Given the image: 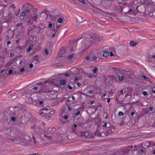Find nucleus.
Masks as SVG:
<instances>
[{"instance_id":"nucleus-28","label":"nucleus","mask_w":155,"mask_h":155,"mask_svg":"<svg viewBox=\"0 0 155 155\" xmlns=\"http://www.w3.org/2000/svg\"><path fill=\"white\" fill-rule=\"evenodd\" d=\"M33 29V28L31 27H28V33H29V32L31 31Z\"/></svg>"},{"instance_id":"nucleus-37","label":"nucleus","mask_w":155,"mask_h":155,"mask_svg":"<svg viewBox=\"0 0 155 155\" xmlns=\"http://www.w3.org/2000/svg\"><path fill=\"white\" fill-rule=\"evenodd\" d=\"M123 114H124L121 111L118 114V115L120 116L123 115Z\"/></svg>"},{"instance_id":"nucleus-50","label":"nucleus","mask_w":155,"mask_h":155,"mask_svg":"<svg viewBox=\"0 0 155 155\" xmlns=\"http://www.w3.org/2000/svg\"><path fill=\"white\" fill-rule=\"evenodd\" d=\"M60 25H57L56 26V29H57V31L58 30V29L60 28Z\"/></svg>"},{"instance_id":"nucleus-45","label":"nucleus","mask_w":155,"mask_h":155,"mask_svg":"<svg viewBox=\"0 0 155 155\" xmlns=\"http://www.w3.org/2000/svg\"><path fill=\"white\" fill-rule=\"evenodd\" d=\"M25 70V69L24 68H21V69L20 70V71L21 72H23Z\"/></svg>"},{"instance_id":"nucleus-42","label":"nucleus","mask_w":155,"mask_h":155,"mask_svg":"<svg viewBox=\"0 0 155 155\" xmlns=\"http://www.w3.org/2000/svg\"><path fill=\"white\" fill-rule=\"evenodd\" d=\"M29 67L31 68H32L33 67V64H32V63H30V64H29Z\"/></svg>"},{"instance_id":"nucleus-1","label":"nucleus","mask_w":155,"mask_h":155,"mask_svg":"<svg viewBox=\"0 0 155 155\" xmlns=\"http://www.w3.org/2000/svg\"><path fill=\"white\" fill-rule=\"evenodd\" d=\"M6 141L9 143H15L17 144L21 143L24 146L28 145L30 144V143L32 142L31 139L28 135L25 136L22 140H21L20 139L15 138L13 139H7Z\"/></svg>"},{"instance_id":"nucleus-7","label":"nucleus","mask_w":155,"mask_h":155,"mask_svg":"<svg viewBox=\"0 0 155 155\" xmlns=\"http://www.w3.org/2000/svg\"><path fill=\"white\" fill-rule=\"evenodd\" d=\"M60 121L62 122H63L64 121L62 120L61 118H64L65 119H67L68 118V116L64 115L63 113H62L60 117Z\"/></svg>"},{"instance_id":"nucleus-20","label":"nucleus","mask_w":155,"mask_h":155,"mask_svg":"<svg viewBox=\"0 0 155 155\" xmlns=\"http://www.w3.org/2000/svg\"><path fill=\"white\" fill-rule=\"evenodd\" d=\"M65 81L64 80H60V84L61 85H63L65 84Z\"/></svg>"},{"instance_id":"nucleus-21","label":"nucleus","mask_w":155,"mask_h":155,"mask_svg":"<svg viewBox=\"0 0 155 155\" xmlns=\"http://www.w3.org/2000/svg\"><path fill=\"white\" fill-rule=\"evenodd\" d=\"M45 119L46 120H49L51 119V117L46 115L45 116Z\"/></svg>"},{"instance_id":"nucleus-3","label":"nucleus","mask_w":155,"mask_h":155,"mask_svg":"<svg viewBox=\"0 0 155 155\" xmlns=\"http://www.w3.org/2000/svg\"><path fill=\"white\" fill-rule=\"evenodd\" d=\"M13 17L12 16L5 17L3 19L2 26L5 28H8L9 25V23L11 22Z\"/></svg>"},{"instance_id":"nucleus-52","label":"nucleus","mask_w":155,"mask_h":155,"mask_svg":"<svg viewBox=\"0 0 155 155\" xmlns=\"http://www.w3.org/2000/svg\"><path fill=\"white\" fill-rule=\"evenodd\" d=\"M34 59L36 60H37L38 59V56H35L34 57Z\"/></svg>"},{"instance_id":"nucleus-2","label":"nucleus","mask_w":155,"mask_h":155,"mask_svg":"<svg viewBox=\"0 0 155 155\" xmlns=\"http://www.w3.org/2000/svg\"><path fill=\"white\" fill-rule=\"evenodd\" d=\"M102 38L101 37L97 35H95L94 34H93L91 36L90 39L89 40V39H88L87 40V42H86V40H83V43H85L86 44L88 43V42H94V44L96 45H97L99 44L101 40L102 39Z\"/></svg>"},{"instance_id":"nucleus-27","label":"nucleus","mask_w":155,"mask_h":155,"mask_svg":"<svg viewBox=\"0 0 155 155\" xmlns=\"http://www.w3.org/2000/svg\"><path fill=\"white\" fill-rule=\"evenodd\" d=\"M39 114L41 116H45L47 115V114L42 112H41Z\"/></svg>"},{"instance_id":"nucleus-19","label":"nucleus","mask_w":155,"mask_h":155,"mask_svg":"<svg viewBox=\"0 0 155 155\" xmlns=\"http://www.w3.org/2000/svg\"><path fill=\"white\" fill-rule=\"evenodd\" d=\"M109 53L108 51H104V52L103 53V56L104 57H106L108 55H109Z\"/></svg>"},{"instance_id":"nucleus-54","label":"nucleus","mask_w":155,"mask_h":155,"mask_svg":"<svg viewBox=\"0 0 155 155\" xmlns=\"http://www.w3.org/2000/svg\"><path fill=\"white\" fill-rule=\"evenodd\" d=\"M68 89L70 90H71L72 89V87L70 85L68 86Z\"/></svg>"},{"instance_id":"nucleus-58","label":"nucleus","mask_w":155,"mask_h":155,"mask_svg":"<svg viewBox=\"0 0 155 155\" xmlns=\"http://www.w3.org/2000/svg\"><path fill=\"white\" fill-rule=\"evenodd\" d=\"M11 43V42L10 41H7V45L8 46Z\"/></svg>"},{"instance_id":"nucleus-34","label":"nucleus","mask_w":155,"mask_h":155,"mask_svg":"<svg viewBox=\"0 0 155 155\" xmlns=\"http://www.w3.org/2000/svg\"><path fill=\"white\" fill-rule=\"evenodd\" d=\"M78 1L83 4H85L86 2L84 0H78Z\"/></svg>"},{"instance_id":"nucleus-56","label":"nucleus","mask_w":155,"mask_h":155,"mask_svg":"<svg viewBox=\"0 0 155 155\" xmlns=\"http://www.w3.org/2000/svg\"><path fill=\"white\" fill-rule=\"evenodd\" d=\"M11 65V64L10 63H7L6 64V67H9V66H10Z\"/></svg>"},{"instance_id":"nucleus-49","label":"nucleus","mask_w":155,"mask_h":155,"mask_svg":"<svg viewBox=\"0 0 155 155\" xmlns=\"http://www.w3.org/2000/svg\"><path fill=\"white\" fill-rule=\"evenodd\" d=\"M93 92H94V91L93 90H91L88 92L89 93H90V94H92L93 93Z\"/></svg>"},{"instance_id":"nucleus-5","label":"nucleus","mask_w":155,"mask_h":155,"mask_svg":"<svg viewBox=\"0 0 155 155\" xmlns=\"http://www.w3.org/2000/svg\"><path fill=\"white\" fill-rule=\"evenodd\" d=\"M53 133V131L52 129L51 128H48L46 129L45 130V135L46 136V135H50L52 134Z\"/></svg>"},{"instance_id":"nucleus-63","label":"nucleus","mask_w":155,"mask_h":155,"mask_svg":"<svg viewBox=\"0 0 155 155\" xmlns=\"http://www.w3.org/2000/svg\"><path fill=\"white\" fill-rule=\"evenodd\" d=\"M117 152H115L114 153L112 154L111 155H117Z\"/></svg>"},{"instance_id":"nucleus-55","label":"nucleus","mask_w":155,"mask_h":155,"mask_svg":"<svg viewBox=\"0 0 155 155\" xmlns=\"http://www.w3.org/2000/svg\"><path fill=\"white\" fill-rule=\"evenodd\" d=\"M107 123H105L103 125V127H107Z\"/></svg>"},{"instance_id":"nucleus-35","label":"nucleus","mask_w":155,"mask_h":155,"mask_svg":"<svg viewBox=\"0 0 155 155\" xmlns=\"http://www.w3.org/2000/svg\"><path fill=\"white\" fill-rule=\"evenodd\" d=\"M63 21V20L61 18H59L58 21L59 23H61Z\"/></svg>"},{"instance_id":"nucleus-44","label":"nucleus","mask_w":155,"mask_h":155,"mask_svg":"<svg viewBox=\"0 0 155 155\" xmlns=\"http://www.w3.org/2000/svg\"><path fill=\"white\" fill-rule=\"evenodd\" d=\"M13 72V71L12 70H9L8 71V74H12Z\"/></svg>"},{"instance_id":"nucleus-64","label":"nucleus","mask_w":155,"mask_h":155,"mask_svg":"<svg viewBox=\"0 0 155 155\" xmlns=\"http://www.w3.org/2000/svg\"><path fill=\"white\" fill-rule=\"evenodd\" d=\"M28 155H36V153H34L31 154H28Z\"/></svg>"},{"instance_id":"nucleus-46","label":"nucleus","mask_w":155,"mask_h":155,"mask_svg":"<svg viewBox=\"0 0 155 155\" xmlns=\"http://www.w3.org/2000/svg\"><path fill=\"white\" fill-rule=\"evenodd\" d=\"M56 32H57V31H55V32H54V33L52 35V37H54L55 36V35Z\"/></svg>"},{"instance_id":"nucleus-32","label":"nucleus","mask_w":155,"mask_h":155,"mask_svg":"<svg viewBox=\"0 0 155 155\" xmlns=\"http://www.w3.org/2000/svg\"><path fill=\"white\" fill-rule=\"evenodd\" d=\"M74 56V54H71L70 55L68 56V58L69 59H70L72 58Z\"/></svg>"},{"instance_id":"nucleus-15","label":"nucleus","mask_w":155,"mask_h":155,"mask_svg":"<svg viewBox=\"0 0 155 155\" xmlns=\"http://www.w3.org/2000/svg\"><path fill=\"white\" fill-rule=\"evenodd\" d=\"M26 15L28 17H30L31 16V13H30V10H28V9H26Z\"/></svg>"},{"instance_id":"nucleus-9","label":"nucleus","mask_w":155,"mask_h":155,"mask_svg":"<svg viewBox=\"0 0 155 155\" xmlns=\"http://www.w3.org/2000/svg\"><path fill=\"white\" fill-rule=\"evenodd\" d=\"M46 88V87L45 85H42L41 87V89L39 91V93H42L43 92H45L44 90Z\"/></svg>"},{"instance_id":"nucleus-53","label":"nucleus","mask_w":155,"mask_h":155,"mask_svg":"<svg viewBox=\"0 0 155 155\" xmlns=\"http://www.w3.org/2000/svg\"><path fill=\"white\" fill-rule=\"evenodd\" d=\"M85 58L86 59V60H87L88 59H90V57L89 56H86Z\"/></svg>"},{"instance_id":"nucleus-48","label":"nucleus","mask_w":155,"mask_h":155,"mask_svg":"<svg viewBox=\"0 0 155 155\" xmlns=\"http://www.w3.org/2000/svg\"><path fill=\"white\" fill-rule=\"evenodd\" d=\"M52 30L53 31L55 32V31H57V29H55V28L54 27V28H52Z\"/></svg>"},{"instance_id":"nucleus-11","label":"nucleus","mask_w":155,"mask_h":155,"mask_svg":"<svg viewBox=\"0 0 155 155\" xmlns=\"http://www.w3.org/2000/svg\"><path fill=\"white\" fill-rule=\"evenodd\" d=\"M13 33L12 31L11 30V28H9L7 32L8 33L7 35V36L8 37V38H9L10 37H11L10 35V33Z\"/></svg>"},{"instance_id":"nucleus-38","label":"nucleus","mask_w":155,"mask_h":155,"mask_svg":"<svg viewBox=\"0 0 155 155\" xmlns=\"http://www.w3.org/2000/svg\"><path fill=\"white\" fill-rule=\"evenodd\" d=\"M142 93H143V95L145 96H146L147 94V92L145 91H143L142 92Z\"/></svg>"},{"instance_id":"nucleus-18","label":"nucleus","mask_w":155,"mask_h":155,"mask_svg":"<svg viewBox=\"0 0 155 155\" xmlns=\"http://www.w3.org/2000/svg\"><path fill=\"white\" fill-rule=\"evenodd\" d=\"M80 114V111L79 110L78 111L77 113H75L74 114V117L79 116Z\"/></svg>"},{"instance_id":"nucleus-14","label":"nucleus","mask_w":155,"mask_h":155,"mask_svg":"<svg viewBox=\"0 0 155 155\" xmlns=\"http://www.w3.org/2000/svg\"><path fill=\"white\" fill-rule=\"evenodd\" d=\"M124 77L123 76H118V81L119 83H121L122 82L124 79Z\"/></svg>"},{"instance_id":"nucleus-51","label":"nucleus","mask_w":155,"mask_h":155,"mask_svg":"<svg viewBox=\"0 0 155 155\" xmlns=\"http://www.w3.org/2000/svg\"><path fill=\"white\" fill-rule=\"evenodd\" d=\"M12 120L13 121H15V117H12Z\"/></svg>"},{"instance_id":"nucleus-62","label":"nucleus","mask_w":155,"mask_h":155,"mask_svg":"<svg viewBox=\"0 0 155 155\" xmlns=\"http://www.w3.org/2000/svg\"><path fill=\"white\" fill-rule=\"evenodd\" d=\"M68 110L69 111H71L72 110L71 108L69 106H68Z\"/></svg>"},{"instance_id":"nucleus-6","label":"nucleus","mask_w":155,"mask_h":155,"mask_svg":"<svg viewBox=\"0 0 155 155\" xmlns=\"http://www.w3.org/2000/svg\"><path fill=\"white\" fill-rule=\"evenodd\" d=\"M81 136L82 138H88L90 137V136L89 135V133L86 131L82 132Z\"/></svg>"},{"instance_id":"nucleus-30","label":"nucleus","mask_w":155,"mask_h":155,"mask_svg":"<svg viewBox=\"0 0 155 155\" xmlns=\"http://www.w3.org/2000/svg\"><path fill=\"white\" fill-rule=\"evenodd\" d=\"M63 75L66 77H69L70 76V74L68 73H64Z\"/></svg>"},{"instance_id":"nucleus-16","label":"nucleus","mask_w":155,"mask_h":155,"mask_svg":"<svg viewBox=\"0 0 155 155\" xmlns=\"http://www.w3.org/2000/svg\"><path fill=\"white\" fill-rule=\"evenodd\" d=\"M41 125H39V128L41 129H44V123L43 122H41L40 123Z\"/></svg>"},{"instance_id":"nucleus-4","label":"nucleus","mask_w":155,"mask_h":155,"mask_svg":"<svg viewBox=\"0 0 155 155\" xmlns=\"http://www.w3.org/2000/svg\"><path fill=\"white\" fill-rule=\"evenodd\" d=\"M133 147L132 146H129L127 147H125L121 149V152L122 154H127Z\"/></svg>"},{"instance_id":"nucleus-40","label":"nucleus","mask_w":155,"mask_h":155,"mask_svg":"<svg viewBox=\"0 0 155 155\" xmlns=\"http://www.w3.org/2000/svg\"><path fill=\"white\" fill-rule=\"evenodd\" d=\"M33 140L34 144H36V143H36V140L34 138L33 136Z\"/></svg>"},{"instance_id":"nucleus-10","label":"nucleus","mask_w":155,"mask_h":155,"mask_svg":"<svg viewBox=\"0 0 155 155\" xmlns=\"http://www.w3.org/2000/svg\"><path fill=\"white\" fill-rule=\"evenodd\" d=\"M34 17H31L29 20L28 21V23H30V24H33L34 21H35L34 20Z\"/></svg>"},{"instance_id":"nucleus-13","label":"nucleus","mask_w":155,"mask_h":155,"mask_svg":"<svg viewBox=\"0 0 155 155\" xmlns=\"http://www.w3.org/2000/svg\"><path fill=\"white\" fill-rule=\"evenodd\" d=\"M138 43L137 42L136 43L133 41H131L130 42V45L133 47H135L138 44Z\"/></svg>"},{"instance_id":"nucleus-61","label":"nucleus","mask_w":155,"mask_h":155,"mask_svg":"<svg viewBox=\"0 0 155 155\" xmlns=\"http://www.w3.org/2000/svg\"><path fill=\"white\" fill-rule=\"evenodd\" d=\"M135 113L134 112L132 111L131 112V115L133 116L134 114Z\"/></svg>"},{"instance_id":"nucleus-60","label":"nucleus","mask_w":155,"mask_h":155,"mask_svg":"<svg viewBox=\"0 0 155 155\" xmlns=\"http://www.w3.org/2000/svg\"><path fill=\"white\" fill-rule=\"evenodd\" d=\"M97 57L96 56H94L93 57V60H96L97 59Z\"/></svg>"},{"instance_id":"nucleus-8","label":"nucleus","mask_w":155,"mask_h":155,"mask_svg":"<svg viewBox=\"0 0 155 155\" xmlns=\"http://www.w3.org/2000/svg\"><path fill=\"white\" fill-rule=\"evenodd\" d=\"M16 28H20L21 29H23L24 28V26L22 25V23H20L16 25Z\"/></svg>"},{"instance_id":"nucleus-36","label":"nucleus","mask_w":155,"mask_h":155,"mask_svg":"<svg viewBox=\"0 0 155 155\" xmlns=\"http://www.w3.org/2000/svg\"><path fill=\"white\" fill-rule=\"evenodd\" d=\"M37 18L38 16L37 15H36V14H35L34 16V20H35V22L36 21V19H37Z\"/></svg>"},{"instance_id":"nucleus-59","label":"nucleus","mask_w":155,"mask_h":155,"mask_svg":"<svg viewBox=\"0 0 155 155\" xmlns=\"http://www.w3.org/2000/svg\"><path fill=\"white\" fill-rule=\"evenodd\" d=\"M81 84L80 83L78 82L77 83V85L78 87H80L81 86Z\"/></svg>"},{"instance_id":"nucleus-29","label":"nucleus","mask_w":155,"mask_h":155,"mask_svg":"<svg viewBox=\"0 0 155 155\" xmlns=\"http://www.w3.org/2000/svg\"><path fill=\"white\" fill-rule=\"evenodd\" d=\"M142 77L143 78H144L145 79H147L148 81H150V79L149 78H148L147 77H146L145 75H142Z\"/></svg>"},{"instance_id":"nucleus-41","label":"nucleus","mask_w":155,"mask_h":155,"mask_svg":"<svg viewBox=\"0 0 155 155\" xmlns=\"http://www.w3.org/2000/svg\"><path fill=\"white\" fill-rule=\"evenodd\" d=\"M45 53L47 55L48 54V53H49L47 49H45Z\"/></svg>"},{"instance_id":"nucleus-17","label":"nucleus","mask_w":155,"mask_h":155,"mask_svg":"<svg viewBox=\"0 0 155 155\" xmlns=\"http://www.w3.org/2000/svg\"><path fill=\"white\" fill-rule=\"evenodd\" d=\"M81 39H82V37H80L79 38H78L77 40H74L72 41H71V43H75L76 42L80 40H81Z\"/></svg>"},{"instance_id":"nucleus-47","label":"nucleus","mask_w":155,"mask_h":155,"mask_svg":"<svg viewBox=\"0 0 155 155\" xmlns=\"http://www.w3.org/2000/svg\"><path fill=\"white\" fill-rule=\"evenodd\" d=\"M64 51L63 50H61V51H60V52H59V53H60V54H61V56H62L61 54H62V53H64Z\"/></svg>"},{"instance_id":"nucleus-57","label":"nucleus","mask_w":155,"mask_h":155,"mask_svg":"<svg viewBox=\"0 0 155 155\" xmlns=\"http://www.w3.org/2000/svg\"><path fill=\"white\" fill-rule=\"evenodd\" d=\"M49 83V84H50L51 83L49 81H45L44 82V84H46L47 83Z\"/></svg>"},{"instance_id":"nucleus-12","label":"nucleus","mask_w":155,"mask_h":155,"mask_svg":"<svg viewBox=\"0 0 155 155\" xmlns=\"http://www.w3.org/2000/svg\"><path fill=\"white\" fill-rule=\"evenodd\" d=\"M33 46H34V44H31L30 45L28 48L27 49V52H30L31 51V49H32V48L33 47Z\"/></svg>"},{"instance_id":"nucleus-31","label":"nucleus","mask_w":155,"mask_h":155,"mask_svg":"<svg viewBox=\"0 0 155 155\" xmlns=\"http://www.w3.org/2000/svg\"><path fill=\"white\" fill-rule=\"evenodd\" d=\"M43 26V25L42 24H40L39 25V28H41V29L42 28L43 29L44 28H45V26H43V28H42V26Z\"/></svg>"},{"instance_id":"nucleus-24","label":"nucleus","mask_w":155,"mask_h":155,"mask_svg":"<svg viewBox=\"0 0 155 155\" xmlns=\"http://www.w3.org/2000/svg\"><path fill=\"white\" fill-rule=\"evenodd\" d=\"M54 25L52 23H50L48 26L49 28H54Z\"/></svg>"},{"instance_id":"nucleus-39","label":"nucleus","mask_w":155,"mask_h":155,"mask_svg":"<svg viewBox=\"0 0 155 155\" xmlns=\"http://www.w3.org/2000/svg\"><path fill=\"white\" fill-rule=\"evenodd\" d=\"M4 130H8V132L7 133V134L10 131V129H9L8 128H4Z\"/></svg>"},{"instance_id":"nucleus-22","label":"nucleus","mask_w":155,"mask_h":155,"mask_svg":"<svg viewBox=\"0 0 155 155\" xmlns=\"http://www.w3.org/2000/svg\"><path fill=\"white\" fill-rule=\"evenodd\" d=\"M24 6L27 7L28 8H29V7H30V8L31 7V5L28 3H25L24 4Z\"/></svg>"},{"instance_id":"nucleus-43","label":"nucleus","mask_w":155,"mask_h":155,"mask_svg":"<svg viewBox=\"0 0 155 155\" xmlns=\"http://www.w3.org/2000/svg\"><path fill=\"white\" fill-rule=\"evenodd\" d=\"M118 3H122V2H123L124 1V0H117Z\"/></svg>"},{"instance_id":"nucleus-26","label":"nucleus","mask_w":155,"mask_h":155,"mask_svg":"<svg viewBox=\"0 0 155 155\" xmlns=\"http://www.w3.org/2000/svg\"><path fill=\"white\" fill-rule=\"evenodd\" d=\"M133 13V10L132 8L130 9L127 12V13L132 14Z\"/></svg>"},{"instance_id":"nucleus-33","label":"nucleus","mask_w":155,"mask_h":155,"mask_svg":"<svg viewBox=\"0 0 155 155\" xmlns=\"http://www.w3.org/2000/svg\"><path fill=\"white\" fill-rule=\"evenodd\" d=\"M39 123V122H37L36 123V124H33V125H32V126H31V128H32V129H34V127H35V125H36V124H37V125H38V123Z\"/></svg>"},{"instance_id":"nucleus-23","label":"nucleus","mask_w":155,"mask_h":155,"mask_svg":"<svg viewBox=\"0 0 155 155\" xmlns=\"http://www.w3.org/2000/svg\"><path fill=\"white\" fill-rule=\"evenodd\" d=\"M26 15V12L25 11H23L20 14V16H24Z\"/></svg>"},{"instance_id":"nucleus-25","label":"nucleus","mask_w":155,"mask_h":155,"mask_svg":"<svg viewBox=\"0 0 155 155\" xmlns=\"http://www.w3.org/2000/svg\"><path fill=\"white\" fill-rule=\"evenodd\" d=\"M98 70V68L97 67H96L95 68L92 70V71L94 73H96Z\"/></svg>"}]
</instances>
